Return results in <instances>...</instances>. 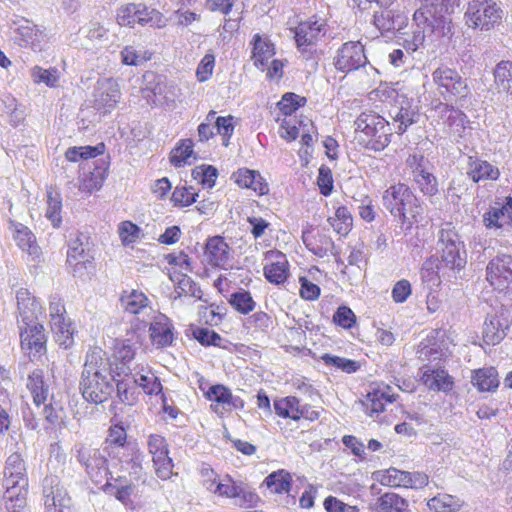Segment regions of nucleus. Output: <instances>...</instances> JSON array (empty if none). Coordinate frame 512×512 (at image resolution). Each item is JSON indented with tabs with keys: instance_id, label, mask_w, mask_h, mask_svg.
Wrapping results in <instances>:
<instances>
[{
	"instance_id": "obj_14",
	"label": "nucleus",
	"mask_w": 512,
	"mask_h": 512,
	"mask_svg": "<svg viewBox=\"0 0 512 512\" xmlns=\"http://www.w3.org/2000/svg\"><path fill=\"white\" fill-rule=\"evenodd\" d=\"M488 282L497 290L512 287V256L499 254L492 258L486 268Z\"/></svg>"
},
{
	"instance_id": "obj_56",
	"label": "nucleus",
	"mask_w": 512,
	"mask_h": 512,
	"mask_svg": "<svg viewBox=\"0 0 512 512\" xmlns=\"http://www.w3.org/2000/svg\"><path fill=\"white\" fill-rule=\"evenodd\" d=\"M413 181L421 192L428 196H433L438 192V182L436 177L428 171V167L423 172L413 176Z\"/></svg>"
},
{
	"instance_id": "obj_43",
	"label": "nucleus",
	"mask_w": 512,
	"mask_h": 512,
	"mask_svg": "<svg viewBox=\"0 0 512 512\" xmlns=\"http://www.w3.org/2000/svg\"><path fill=\"white\" fill-rule=\"evenodd\" d=\"M427 506L435 512H459L462 501L449 494H438L428 500Z\"/></svg>"
},
{
	"instance_id": "obj_36",
	"label": "nucleus",
	"mask_w": 512,
	"mask_h": 512,
	"mask_svg": "<svg viewBox=\"0 0 512 512\" xmlns=\"http://www.w3.org/2000/svg\"><path fill=\"white\" fill-rule=\"evenodd\" d=\"M494 87L500 94L512 97V61L501 60L493 69Z\"/></svg>"
},
{
	"instance_id": "obj_19",
	"label": "nucleus",
	"mask_w": 512,
	"mask_h": 512,
	"mask_svg": "<svg viewBox=\"0 0 512 512\" xmlns=\"http://www.w3.org/2000/svg\"><path fill=\"white\" fill-rule=\"evenodd\" d=\"M3 473V486L9 492H13L16 489L22 491L28 488L25 462L19 453H12L7 458Z\"/></svg>"
},
{
	"instance_id": "obj_23",
	"label": "nucleus",
	"mask_w": 512,
	"mask_h": 512,
	"mask_svg": "<svg viewBox=\"0 0 512 512\" xmlns=\"http://www.w3.org/2000/svg\"><path fill=\"white\" fill-rule=\"evenodd\" d=\"M149 336L157 348L171 346L175 340L172 321L164 314L155 316L149 326Z\"/></svg>"
},
{
	"instance_id": "obj_33",
	"label": "nucleus",
	"mask_w": 512,
	"mask_h": 512,
	"mask_svg": "<svg viewBox=\"0 0 512 512\" xmlns=\"http://www.w3.org/2000/svg\"><path fill=\"white\" fill-rule=\"evenodd\" d=\"M26 387L30 391L36 407L45 404L49 396V385L42 369H35L28 375Z\"/></svg>"
},
{
	"instance_id": "obj_51",
	"label": "nucleus",
	"mask_w": 512,
	"mask_h": 512,
	"mask_svg": "<svg viewBox=\"0 0 512 512\" xmlns=\"http://www.w3.org/2000/svg\"><path fill=\"white\" fill-rule=\"evenodd\" d=\"M117 397L121 403L134 405L138 400L137 384L135 379H123L116 383Z\"/></svg>"
},
{
	"instance_id": "obj_9",
	"label": "nucleus",
	"mask_w": 512,
	"mask_h": 512,
	"mask_svg": "<svg viewBox=\"0 0 512 512\" xmlns=\"http://www.w3.org/2000/svg\"><path fill=\"white\" fill-rule=\"evenodd\" d=\"M437 90L446 101L466 98L469 94V87L466 79L452 68L441 66L432 73Z\"/></svg>"
},
{
	"instance_id": "obj_54",
	"label": "nucleus",
	"mask_w": 512,
	"mask_h": 512,
	"mask_svg": "<svg viewBox=\"0 0 512 512\" xmlns=\"http://www.w3.org/2000/svg\"><path fill=\"white\" fill-rule=\"evenodd\" d=\"M193 142L191 139H184L171 151L170 162L175 167H182L189 164V158L193 155Z\"/></svg>"
},
{
	"instance_id": "obj_41",
	"label": "nucleus",
	"mask_w": 512,
	"mask_h": 512,
	"mask_svg": "<svg viewBox=\"0 0 512 512\" xmlns=\"http://www.w3.org/2000/svg\"><path fill=\"white\" fill-rule=\"evenodd\" d=\"M391 116L394 124H396V132L398 134L406 132L408 127L416 123L419 118L418 112L408 102L405 105L396 107L393 113L391 112Z\"/></svg>"
},
{
	"instance_id": "obj_47",
	"label": "nucleus",
	"mask_w": 512,
	"mask_h": 512,
	"mask_svg": "<svg viewBox=\"0 0 512 512\" xmlns=\"http://www.w3.org/2000/svg\"><path fill=\"white\" fill-rule=\"evenodd\" d=\"M267 487L274 493L289 492L292 478L290 473L281 469L269 474L265 480Z\"/></svg>"
},
{
	"instance_id": "obj_61",
	"label": "nucleus",
	"mask_w": 512,
	"mask_h": 512,
	"mask_svg": "<svg viewBox=\"0 0 512 512\" xmlns=\"http://www.w3.org/2000/svg\"><path fill=\"white\" fill-rule=\"evenodd\" d=\"M135 352L136 348L129 341H124L116 347L115 357L121 361L122 367L120 369L125 375H128V373L131 372L130 368L127 367L126 370L125 366L134 359Z\"/></svg>"
},
{
	"instance_id": "obj_29",
	"label": "nucleus",
	"mask_w": 512,
	"mask_h": 512,
	"mask_svg": "<svg viewBox=\"0 0 512 512\" xmlns=\"http://www.w3.org/2000/svg\"><path fill=\"white\" fill-rule=\"evenodd\" d=\"M232 179L240 187L252 189L258 195H266L269 192L268 184L258 171L241 168L232 174Z\"/></svg>"
},
{
	"instance_id": "obj_40",
	"label": "nucleus",
	"mask_w": 512,
	"mask_h": 512,
	"mask_svg": "<svg viewBox=\"0 0 512 512\" xmlns=\"http://www.w3.org/2000/svg\"><path fill=\"white\" fill-rule=\"evenodd\" d=\"M421 279L428 289L433 290L441 283L442 267L439 264V259L435 256L427 258L421 267Z\"/></svg>"
},
{
	"instance_id": "obj_22",
	"label": "nucleus",
	"mask_w": 512,
	"mask_h": 512,
	"mask_svg": "<svg viewBox=\"0 0 512 512\" xmlns=\"http://www.w3.org/2000/svg\"><path fill=\"white\" fill-rule=\"evenodd\" d=\"M18 324L28 325L29 322H35L38 316L42 314L41 303L25 288H20L16 292Z\"/></svg>"
},
{
	"instance_id": "obj_46",
	"label": "nucleus",
	"mask_w": 512,
	"mask_h": 512,
	"mask_svg": "<svg viewBox=\"0 0 512 512\" xmlns=\"http://www.w3.org/2000/svg\"><path fill=\"white\" fill-rule=\"evenodd\" d=\"M275 413L282 418L299 420V399L294 396H287L274 401Z\"/></svg>"
},
{
	"instance_id": "obj_5",
	"label": "nucleus",
	"mask_w": 512,
	"mask_h": 512,
	"mask_svg": "<svg viewBox=\"0 0 512 512\" xmlns=\"http://www.w3.org/2000/svg\"><path fill=\"white\" fill-rule=\"evenodd\" d=\"M356 131L360 132V141L368 149L383 150L390 143L389 123L375 113H362L355 121Z\"/></svg>"
},
{
	"instance_id": "obj_6",
	"label": "nucleus",
	"mask_w": 512,
	"mask_h": 512,
	"mask_svg": "<svg viewBox=\"0 0 512 512\" xmlns=\"http://www.w3.org/2000/svg\"><path fill=\"white\" fill-rule=\"evenodd\" d=\"M503 10L494 0H472L464 13L468 27L481 31H490L502 21Z\"/></svg>"
},
{
	"instance_id": "obj_38",
	"label": "nucleus",
	"mask_w": 512,
	"mask_h": 512,
	"mask_svg": "<svg viewBox=\"0 0 512 512\" xmlns=\"http://www.w3.org/2000/svg\"><path fill=\"white\" fill-rule=\"evenodd\" d=\"M471 382L480 392L495 391L499 386L498 372L494 367L480 368L473 371Z\"/></svg>"
},
{
	"instance_id": "obj_49",
	"label": "nucleus",
	"mask_w": 512,
	"mask_h": 512,
	"mask_svg": "<svg viewBox=\"0 0 512 512\" xmlns=\"http://www.w3.org/2000/svg\"><path fill=\"white\" fill-rule=\"evenodd\" d=\"M229 304L239 313L247 315L256 307L251 293L247 290L240 289L230 295Z\"/></svg>"
},
{
	"instance_id": "obj_53",
	"label": "nucleus",
	"mask_w": 512,
	"mask_h": 512,
	"mask_svg": "<svg viewBox=\"0 0 512 512\" xmlns=\"http://www.w3.org/2000/svg\"><path fill=\"white\" fill-rule=\"evenodd\" d=\"M231 390L222 384L212 385L205 393L206 398L212 402L211 408L213 411L218 412V407L221 405L223 410L226 409Z\"/></svg>"
},
{
	"instance_id": "obj_32",
	"label": "nucleus",
	"mask_w": 512,
	"mask_h": 512,
	"mask_svg": "<svg viewBox=\"0 0 512 512\" xmlns=\"http://www.w3.org/2000/svg\"><path fill=\"white\" fill-rule=\"evenodd\" d=\"M370 512H408V502L394 492H387L369 504Z\"/></svg>"
},
{
	"instance_id": "obj_58",
	"label": "nucleus",
	"mask_w": 512,
	"mask_h": 512,
	"mask_svg": "<svg viewBox=\"0 0 512 512\" xmlns=\"http://www.w3.org/2000/svg\"><path fill=\"white\" fill-rule=\"evenodd\" d=\"M27 489L20 491V489L13 490V492H9L6 489V508L11 512H29L27 508Z\"/></svg>"
},
{
	"instance_id": "obj_37",
	"label": "nucleus",
	"mask_w": 512,
	"mask_h": 512,
	"mask_svg": "<svg viewBox=\"0 0 512 512\" xmlns=\"http://www.w3.org/2000/svg\"><path fill=\"white\" fill-rule=\"evenodd\" d=\"M275 54L273 43L267 38H262L259 34L253 37V50L252 59L254 65L261 70H264L268 64V60Z\"/></svg>"
},
{
	"instance_id": "obj_52",
	"label": "nucleus",
	"mask_w": 512,
	"mask_h": 512,
	"mask_svg": "<svg viewBox=\"0 0 512 512\" xmlns=\"http://www.w3.org/2000/svg\"><path fill=\"white\" fill-rule=\"evenodd\" d=\"M104 144L100 143L96 146H81V147H70L65 157L70 162H77L80 159L94 158L104 152Z\"/></svg>"
},
{
	"instance_id": "obj_27",
	"label": "nucleus",
	"mask_w": 512,
	"mask_h": 512,
	"mask_svg": "<svg viewBox=\"0 0 512 512\" xmlns=\"http://www.w3.org/2000/svg\"><path fill=\"white\" fill-rule=\"evenodd\" d=\"M270 258H273L271 263L265 265L264 276L272 284H283L289 275V264L286 256L281 252H268Z\"/></svg>"
},
{
	"instance_id": "obj_39",
	"label": "nucleus",
	"mask_w": 512,
	"mask_h": 512,
	"mask_svg": "<svg viewBox=\"0 0 512 512\" xmlns=\"http://www.w3.org/2000/svg\"><path fill=\"white\" fill-rule=\"evenodd\" d=\"M120 462L125 465V469L129 474L138 480L143 474L142 462L144 460L143 453L137 448L136 445H128L126 451L121 453Z\"/></svg>"
},
{
	"instance_id": "obj_17",
	"label": "nucleus",
	"mask_w": 512,
	"mask_h": 512,
	"mask_svg": "<svg viewBox=\"0 0 512 512\" xmlns=\"http://www.w3.org/2000/svg\"><path fill=\"white\" fill-rule=\"evenodd\" d=\"M43 512L54 510L55 507L71 505V498L61 480L56 475H48L42 481Z\"/></svg>"
},
{
	"instance_id": "obj_59",
	"label": "nucleus",
	"mask_w": 512,
	"mask_h": 512,
	"mask_svg": "<svg viewBox=\"0 0 512 512\" xmlns=\"http://www.w3.org/2000/svg\"><path fill=\"white\" fill-rule=\"evenodd\" d=\"M192 175L194 179L199 180L204 187L211 189L215 185L218 177V171L214 166L202 165L196 167L193 170Z\"/></svg>"
},
{
	"instance_id": "obj_50",
	"label": "nucleus",
	"mask_w": 512,
	"mask_h": 512,
	"mask_svg": "<svg viewBox=\"0 0 512 512\" xmlns=\"http://www.w3.org/2000/svg\"><path fill=\"white\" fill-rule=\"evenodd\" d=\"M93 255L91 254L88 248L87 237L83 234H80L76 237V239L72 240L69 244L68 252H67V263H74L76 260H81L85 258H91Z\"/></svg>"
},
{
	"instance_id": "obj_18",
	"label": "nucleus",
	"mask_w": 512,
	"mask_h": 512,
	"mask_svg": "<svg viewBox=\"0 0 512 512\" xmlns=\"http://www.w3.org/2000/svg\"><path fill=\"white\" fill-rule=\"evenodd\" d=\"M94 107L102 113H108L116 107L121 98L120 88L113 78H103L97 81L93 92Z\"/></svg>"
},
{
	"instance_id": "obj_1",
	"label": "nucleus",
	"mask_w": 512,
	"mask_h": 512,
	"mask_svg": "<svg viewBox=\"0 0 512 512\" xmlns=\"http://www.w3.org/2000/svg\"><path fill=\"white\" fill-rule=\"evenodd\" d=\"M83 398L94 404L107 401L114 391V378L107 353L100 347L88 350L79 382Z\"/></svg>"
},
{
	"instance_id": "obj_26",
	"label": "nucleus",
	"mask_w": 512,
	"mask_h": 512,
	"mask_svg": "<svg viewBox=\"0 0 512 512\" xmlns=\"http://www.w3.org/2000/svg\"><path fill=\"white\" fill-rule=\"evenodd\" d=\"M466 173L475 183L486 180L494 181L500 176V171L496 166L476 156H468Z\"/></svg>"
},
{
	"instance_id": "obj_48",
	"label": "nucleus",
	"mask_w": 512,
	"mask_h": 512,
	"mask_svg": "<svg viewBox=\"0 0 512 512\" xmlns=\"http://www.w3.org/2000/svg\"><path fill=\"white\" fill-rule=\"evenodd\" d=\"M62 200L60 194L52 188L47 190V209L45 216L54 227H59L62 222L61 217Z\"/></svg>"
},
{
	"instance_id": "obj_20",
	"label": "nucleus",
	"mask_w": 512,
	"mask_h": 512,
	"mask_svg": "<svg viewBox=\"0 0 512 512\" xmlns=\"http://www.w3.org/2000/svg\"><path fill=\"white\" fill-rule=\"evenodd\" d=\"M10 29L13 33V40L21 47L39 49L43 39V33L30 20L20 18L12 21Z\"/></svg>"
},
{
	"instance_id": "obj_4",
	"label": "nucleus",
	"mask_w": 512,
	"mask_h": 512,
	"mask_svg": "<svg viewBox=\"0 0 512 512\" xmlns=\"http://www.w3.org/2000/svg\"><path fill=\"white\" fill-rule=\"evenodd\" d=\"M438 245L441 250L439 264L442 267L443 278L448 280L456 279L467 263L464 243L460 240V236L454 229L443 228L439 232Z\"/></svg>"
},
{
	"instance_id": "obj_63",
	"label": "nucleus",
	"mask_w": 512,
	"mask_h": 512,
	"mask_svg": "<svg viewBox=\"0 0 512 512\" xmlns=\"http://www.w3.org/2000/svg\"><path fill=\"white\" fill-rule=\"evenodd\" d=\"M410 472L401 471L395 468L387 470V474L384 477L385 484L393 487H405L408 488V484H411Z\"/></svg>"
},
{
	"instance_id": "obj_64",
	"label": "nucleus",
	"mask_w": 512,
	"mask_h": 512,
	"mask_svg": "<svg viewBox=\"0 0 512 512\" xmlns=\"http://www.w3.org/2000/svg\"><path fill=\"white\" fill-rule=\"evenodd\" d=\"M304 104L305 98L299 97L294 93H286L281 101H279L278 107L284 115H291Z\"/></svg>"
},
{
	"instance_id": "obj_15",
	"label": "nucleus",
	"mask_w": 512,
	"mask_h": 512,
	"mask_svg": "<svg viewBox=\"0 0 512 512\" xmlns=\"http://www.w3.org/2000/svg\"><path fill=\"white\" fill-rule=\"evenodd\" d=\"M21 348L28 352L30 358H38L46 353V335L42 324L29 322L28 325L18 324Z\"/></svg>"
},
{
	"instance_id": "obj_55",
	"label": "nucleus",
	"mask_w": 512,
	"mask_h": 512,
	"mask_svg": "<svg viewBox=\"0 0 512 512\" xmlns=\"http://www.w3.org/2000/svg\"><path fill=\"white\" fill-rule=\"evenodd\" d=\"M150 59V54L144 48L128 45L121 51V60L125 65L139 66Z\"/></svg>"
},
{
	"instance_id": "obj_44",
	"label": "nucleus",
	"mask_w": 512,
	"mask_h": 512,
	"mask_svg": "<svg viewBox=\"0 0 512 512\" xmlns=\"http://www.w3.org/2000/svg\"><path fill=\"white\" fill-rule=\"evenodd\" d=\"M327 221L334 231L341 236L347 235L353 224L352 215L345 206L338 207L335 211V215L329 217Z\"/></svg>"
},
{
	"instance_id": "obj_42",
	"label": "nucleus",
	"mask_w": 512,
	"mask_h": 512,
	"mask_svg": "<svg viewBox=\"0 0 512 512\" xmlns=\"http://www.w3.org/2000/svg\"><path fill=\"white\" fill-rule=\"evenodd\" d=\"M126 438L127 434L122 426L115 425L111 427L105 442V450H108L109 454L120 456L121 453L126 451L128 445H134L133 443H127Z\"/></svg>"
},
{
	"instance_id": "obj_13",
	"label": "nucleus",
	"mask_w": 512,
	"mask_h": 512,
	"mask_svg": "<svg viewBox=\"0 0 512 512\" xmlns=\"http://www.w3.org/2000/svg\"><path fill=\"white\" fill-rule=\"evenodd\" d=\"M161 14L156 9L149 8L143 3H130L117 10V22L121 26L134 27L135 24L151 26L158 25Z\"/></svg>"
},
{
	"instance_id": "obj_57",
	"label": "nucleus",
	"mask_w": 512,
	"mask_h": 512,
	"mask_svg": "<svg viewBox=\"0 0 512 512\" xmlns=\"http://www.w3.org/2000/svg\"><path fill=\"white\" fill-rule=\"evenodd\" d=\"M321 360L326 366L335 367L336 369H339L349 374L356 372L360 367L357 361L339 357L336 355H331L328 353L323 354L321 356Z\"/></svg>"
},
{
	"instance_id": "obj_21",
	"label": "nucleus",
	"mask_w": 512,
	"mask_h": 512,
	"mask_svg": "<svg viewBox=\"0 0 512 512\" xmlns=\"http://www.w3.org/2000/svg\"><path fill=\"white\" fill-rule=\"evenodd\" d=\"M436 111L441 114L442 118H445L448 133L456 142H460L461 139L466 138L467 132L470 129L467 126L469 121L461 110L455 109L447 103H440L436 106Z\"/></svg>"
},
{
	"instance_id": "obj_7",
	"label": "nucleus",
	"mask_w": 512,
	"mask_h": 512,
	"mask_svg": "<svg viewBox=\"0 0 512 512\" xmlns=\"http://www.w3.org/2000/svg\"><path fill=\"white\" fill-rule=\"evenodd\" d=\"M291 31L300 53L306 59H310L316 52L317 43L326 35L327 25L324 20L312 17L307 21L300 22Z\"/></svg>"
},
{
	"instance_id": "obj_62",
	"label": "nucleus",
	"mask_w": 512,
	"mask_h": 512,
	"mask_svg": "<svg viewBox=\"0 0 512 512\" xmlns=\"http://www.w3.org/2000/svg\"><path fill=\"white\" fill-rule=\"evenodd\" d=\"M197 193L192 187H176L172 193L171 201L175 206H189L196 202Z\"/></svg>"
},
{
	"instance_id": "obj_11",
	"label": "nucleus",
	"mask_w": 512,
	"mask_h": 512,
	"mask_svg": "<svg viewBox=\"0 0 512 512\" xmlns=\"http://www.w3.org/2000/svg\"><path fill=\"white\" fill-rule=\"evenodd\" d=\"M76 458L85 468V471L92 482L101 484L109 474L107 459L103 452L97 448L85 444L75 447Z\"/></svg>"
},
{
	"instance_id": "obj_10",
	"label": "nucleus",
	"mask_w": 512,
	"mask_h": 512,
	"mask_svg": "<svg viewBox=\"0 0 512 512\" xmlns=\"http://www.w3.org/2000/svg\"><path fill=\"white\" fill-rule=\"evenodd\" d=\"M484 227L497 237H506L512 233V197L503 204L490 206L482 215Z\"/></svg>"
},
{
	"instance_id": "obj_16",
	"label": "nucleus",
	"mask_w": 512,
	"mask_h": 512,
	"mask_svg": "<svg viewBox=\"0 0 512 512\" xmlns=\"http://www.w3.org/2000/svg\"><path fill=\"white\" fill-rule=\"evenodd\" d=\"M149 453L155 466L156 474L161 479H168L172 475L173 462L169 457L166 439L159 434H150L147 440Z\"/></svg>"
},
{
	"instance_id": "obj_12",
	"label": "nucleus",
	"mask_w": 512,
	"mask_h": 512,
	"mask_svg": "<svg viewBox=\"0 0 512 512\" xmlns=\"http://www.w3.org/2000/svg\"><path fill=\"white\" fill-rule=\"evenodd\" d=\"M367 62L364 46L359 41L345 42L333 57L335 69L345 74L358 70Z\"/></svg>"
},
{
	"instance_id": "obj_25",
	"label": "nucleus",
	"mask_w": 512,
	"mask_h": 512,
	"mask_svg": "<svg viewBox=\"0 0 512 512\" xmlns=\"http://www.w3.org/2000/svg\"><path fill=\"white\" fill-rule=\"evenodd\" d=\"M302 241L309 251L318 257H324L331 253L336 254L335 244L332 238L325 233H313L312 229H306L302 232Z\"/></svg>"
},
{
	"instance_id": "obj_28",
	"label": "nucleus",
	"mask_w": 512,
	"mask_h": 512,
	"mask_svg": "<svg viewBox=\"0 0 512 512\" xmlns=\"http://www.w3.org/2000/svg\"><path fill=\"white\" fill-rule=\"evenodd\" d=\"M112 480L113 482L107 481L102 486V490L114 496L124 506L131 508L133 506L131 496L135 494L136 486L124 477L112 478Z\"/></svg>"
},
{
	"instance_id": "obj_60",
	"label": "nucleus",
	"mask_w": 512,
	"mask_h": 512,
	"mask_svg": "<svg viewBox=\"0 0 512 512\" xmlns=\"http://www.w3.org/2000/svg\"><path fill=\"white\" fill-rule=\"evenodd\" d=\"M31 77L35 83H44L49 87L56 86L59 75L56 68L43 69L35 66L31 70Z\"/></svg>"
},
{
	"instance_id": "obj_34",
	"label": "nucleus",
	"mask_w": 512,
	"mask_h": 512,
	"mask_svg": "<svg viewBox=\"0 0 512 512\" xmlns=\"http://www.w3.org/2000/svg\"><path fill=\"white\" fill-rule=\"evenodd\" d=\"M207 261L216 267L226 265L229 258V246L221 236H214L207 240L205 246Z\"/></svg>"
},
{
	"instance_id": "obj_8",
	"label": "nucleus",
	"mask_w": 512,
	"mask_h": 512,
	"mask_svg": "<svg viewBox=\"0 0 512 512\" xmlns=\"http://www.w3.org/2000/svg\"><path fill=\"white\" fill-rule=\"evenodd\" d=\"M50 326L55 341L67 349L74 343V329L70 319L66 317L65 306L58 295H52L49 301Z\"/></svg>"
},
{
	"instance_id": "obj_30",
	"label": "nucleus",
	"mask_w": 512,
	"mask_h": 512,
	"mask_svg": "<svg viewBox=\"0 0 512 512\" xmlns=\"http://www.w3.org/2000/svg\"><path fill=\"white\" fill-rule=\"evenodd\" d=\"M10 230L17 246L24 252H27L33 258L39 256L40 248L36 244V238L32 231L25 225L17 222H10Z\"/></svg>"
},
{
	"instance_id": "obj_2",
	"label": "nucleus",
	"mask_w": 512,
	"mask_h": 512,
	"mask_svg": "<svg viewBox=\"0 0 512 512\" xmlns=\"http://www.w3.org/2000/svg\"><path fill=\"white\" fill-rule=\"evenodd\" d=\"M383 206L401 222L405 231L411 230L419 222L422 207L412 190L404 183L391 185L383 193Z\"/></svg>"
},
{
	"instance_id": "obj_24",
	"label": "nucleus",
	"mask_w": 512,
	"mask_h": 512,
	"mask_svg": "<svg viewBox=\"0 0 512 512\" xmlns=\"http://www.w3.org/2000/svg\"><path fill=\"white\" fill-rule=\"evenodd\" d=\"M510 322L504 314L489 315L483 325V340L488 345L500 343L506 336Z\"/></svg>"
},
{
	"instance_id": "obj_3",
	"label": "nucleus",
	"mask_w": 512,
	"mask_h": 512,
	"mask_svg": "<svg viewBox=\"0 0 512 512\" xmlns=\"http://www.w3.org/2000/svg\"><path fill=\"white\" fill-rule=\"evenodd\" d=\"M421 6L415 11L413 20L420 24H427L431 30L441 36L453 34L452 19L450 17L459 0H419Z\"/></svg>"
},
{
	"instance_id": "obj_31",
	"label": "nucleus",
	"mask_w": 512,
	"mask_h": 512,
	"mask_svg": "<svg viewBox=\"0 0 512 512\" xmlns=\"http://www.w3.org/2000/svg\"><path fill=\"white\" fill-rule=\"evenodd\" d=\"M396 394L392 388L385 384H380L371 389L367 394V409L370 415L378 414L384 410L386 403H393L396 400Z\"/></svg>"
},
{
	"instance_id": "obj_45",
	"label": "nucleus",
	"mask_w": 512,
	"mask_h": 512,
	"mask_svg": "<svg viewBox=\"0 0 512 512\" xmlns=\"http://www.w3.org/2000/svg\"><path fill=\"white\" fill-rule=\"evenodd\" d=\"M120 302L125 311L131 314H138L148 305V298L143 292L132 290L124 292L120 298Z\"/></svg>"
},
{
	"instance_id": "obj_35",
	"label": "nucleus",
	"mask_w": 512,
	"mask_h": 512,
	"mask_svg": "<svg viewBox=\"0 0 512 512\" xmlns=\"http://www.w3.org/2000/svg\"><path fill=\"white\" fill-rule=\"evenodd\" d=\"M423 384L430 390L449 392L452 390L453 378L444 369L426 370L421 376Z\"/></svg>"
}]
</instances>
